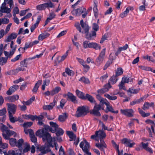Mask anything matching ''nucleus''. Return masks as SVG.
<instances>
[{
    "label": "nucleus",
    "mask_w": 155,
    "mask_h": 155,
    "mask_svg": "<svg viewBox=\"0 0 155 155\" xmlns=\"http://www.w3.org/2000/svg\"><path fill=\"white\" fill-rule=\"evenodd\" d=\"M14 6L13 0H4V2L2 4L0 8L3 12L9 13L11 11V8Z\"/></svg>",
    "instance_id": "7ed1b4c3"
},
{
    "label": "nucleus",
    "mask_w": 155,
    "mask_h": 155,
    "mask_svg": "<svg viewBox=\"0 0 155 155\" xmlns=\"http://www.w3.org/2000/svg\"><path fill=\"white\" fill-rule=\"evenodd\" d=\"M23 117L25 119H30L32 120H35V118H34V115H32L31 114H29V115H22Z\"/></svg>",
    "instance_id": "2f4dec72"
},
{
    "label": "nucleus",
    "mask_w": 155,
    "mask_h": 155,
    "mask_svg": "<svg viewBox=\"0 0 155 155\" xmlns=\"http://www.w3.org/2000/svg\"><path fill=\"white\" fill-rule=\"evenodd\" d=\"M67 33L66 31H63L60 32L58 35L57 36V38H59L61 36H62L65 35Z\"/></svg>",
    "instance_id": "69168bd1"
},
{
    "label": "nucleus",
    "mask_w": 155,
    "mask_h": 155,
    "mask_svg": "<svg viewBox=\"0 0 155 155\" xmlns=\"http://www.w3.org/2000/svg\"><path fill=\"white\" fill-rule=\"evenodd\" d=\"M106 51V49H103L99 54V56L96 59L95 64L97 66H99L103 62Z\"/></svg>",
    "instance_id": "0eeeda50"
},
{
    "label": "nucleus",
    "mask_w": 155,
    "mask_h": 155,
    "mask_svg": "<svg viewBox=\"0 0 155 155\" xmlns=\"http://www.w3.org/2000/svg\"><path fill=\"white\" fill-rule=\"evenodd\" d=\"M141 144L142 145L143 148L147 151H148L150 153H152V150L150 148L148 147V143H145L143 142H142L141 143Z\"/></svg>",
    "instance_id": "393cba45"
},
{
    "label": "nucleus",
    "mask_w": 155,
    "mask_h": 155,
    "mask_svg": "<svg viewBox=\"0 0 155 155\" xmlns=\"http://www.w3.org/2000/svg\"><path fill=\"white\" fill-rule=\"evenodd\" d=\"M123 73V70L121 68H118L116 71L115 76L118 77V76L121 75Z\"/></svg>",
    "instance_id": "7c9ffc66"
},
{
    "label": "nucleus",
    "mask_w": 155,
    "mask_h": 155,
    "mask_svg": "<svg viewBox=\"0 0 155 155\" xmlns=\"http://www.w3.org/2000/svg\"><path fill=\"white\" fill-rule=\"evenodd\" d=\"M67 116L65 113H64L63 115H60L58 117V120L61 122L64 121L67 118Z\"/></svg>",
    "instance_id": "f704fd0d"
},
{
    "label": "nucleus",
    "mask_w": 155,
    "mask_h": 155,
    "mask_svg": "<svg viewBox=\"0 0 155 155\" xmlns=\"http://www.w3.org/2000/svg\"><path fill=\"white\" fill-rule=\"evenodd\" d=\"M95 146L101 150L103 151L104 153H105L104 148H106L107 145L103 139L100 138V143H96Z\"/></svg>",
    "instance_id": "f8f14e48"
},
{
    "label": "nucleus",
    "mask_w": 155,
    "mask_h": 155,
    "mask_svg": "<svg viewBox=\"0 0 155 155\" xmlns=\"http://www.w3.org/2000/svg\"><path fill=\"white\" fill-rule=\"evenodd\" d=\"M1 130L2 132H5V133L2 134V136L4 139L6 140H9V143L11 145L12 147L16 146V140L13 138H9L11 136L14 135V137H16L17 134L15 132L11 130L8 129V128L6 126L2 124Z\"/></svg>",
    "instance_id": "f257e3e1"
},
{
    "label": "nucleus",
    "mask_w": 155,
    "mask_h": 155,
    "mask_svg": "<svg viewBox=\"0 0 155 155\" xmlns=\"http://www.w3.org/2000/svg\"><path fill=\"white\" fill-rule=\"evenodd\" d=\"M59 153V155H65V152L62 146H61L60 148Z\"/></svg>",
    "instance_id": "680f3d73"
},
{
    "label": "nucleus",
    "mask_w": 155,
    "mask_h": 155,
    "mask_svg": "<svg viewBox=\"0 0 155 155\" xmlns=\"http://www.w3.org/2000/svg\"><path fill=\"white\" fill-rule=\"evenodd\" d=\"M42 137L44 141H47V147L48 148L50 147H53L54 146L52 144V140L54 142L55 141V138L54 137L53 138L48 132H46L44 130L42 131Z\"/></svg>",
    "instance_id": "f03ea898"
},
{
    "label": "nucleus",
    "mask_w": 155,
    "mask_h": 155,
    "mask_svg": "<svg viewBox=\"0 0 155 155\" xmlns=\"http://www.w3.org/2000/svg\"><path fill=\"white\" fill-rule=\"evenodd\" d=\"M153 105L154 103L153 102H151V103H149L148 102H146L144 103L142 109L144 110H145L147 109H148L149 107H153Z\"/></svg>",
    "instance_id": "a878e982"
},
{
    "label": "nucleus",
    "mask_w": 155,
    "mask_h": 155,
    "mask_svg": "<svg viewBox=\"0 0 155 155\" xmlns=\"http://www.w3.org/2000/svg\"><path fill=\"white\" fill-rule=\"evenodd\" d=\"M56 132V134L58 137L62 135L64 133L63 130L60 128H58L57 129Z\"/></svg>",
    "instance_id": "473e14b6"
},
{
    "label": "nucleus",
    "mask_w": 155,
    "mask_h": 155,
    "mask_svg": "<svg viewBox=\"0 0 155 155\" xmlns=\"http://www.w3.org/2000/svg\"><path fill=\"white\" fill-rule=\"evenodd\" d=\"M66 103V100L64 99H62L60 101V107L62 108L63 109V107Z\"/></svg>",
    "instance_id": "052dcab7"
},
{
    "label": "nucleus",
    "mask_w": 155,
    "mask_h": 155,
    "mask_svg": "<svg viewBox=\"0 0 155 155\" xmlns=\"http://www.w3.org/2000/svg\"><path fill=\"white\" fill-rule=\"evenodd\" d=\"M96 132L97 133V137L103 139L106 137V135L105 133L103 130L96 131Z\"/></svg>",
    "instance_id": "412c9836"
},
{
    "label": "nucleus",
    "mask_w": 155,
    "mask_h": 155,
    "mask_svg": "<svg viewBox=\"0 0 155 155\" xmlns=\"http://www.w3.org/2000/svg\"><path fill=\"white\" fill-rule=\"evenodd\" d=\"M76 93L77 96L80 98L84 100L85 98V95H84V94L82 92L77 89L76 90Z\"/></svg>",
    "instance_id": "b1692460"
},
{
    "label": "nucleus",
    "mask_w": 155,
    "mask_h": 155,
    "mask_svg": "<svg viewBox=\"0 0 155 155\" xmlns=\"http://www.w3.org/2000/svg\"><path fill=\"white\" fill-rule=\"evenodd\" d=\"M128 91L131 93L133 94H136L138 92V90L137 89H133L131 88H129Z\"/></svg>",
    "instance_id": "338daca9"
},
{
    "label": "nucleus",
    "mask_w": 155,
    "mask_h": 155,
    "mask_svg": "<svg viewBox=\"0 0 155 155\" xmlns=\"http://www.w3.org/2000/svg\"><path fill=\"white\" fill-rule=\"evenodd\" d=\"M131 140L126 138H124L122 140V143L124 144L126 146L129 147H132L135 144L134 142L131 143Z\"/></svg>",
    "instance_id": "4468645a"
},
{
    "label": "nucleus",
    "mask_w": 155,
    "mask_h": 155,
    "mask_svg": "<svg viewBox=\"0 0 155 155\" xmlns=\"http://www.w3.org/2000/svg\"><path fill=\"white\" fill-rule=\"evenodd\" d=\"M19 86L17 85H14L10 87L9 90L7 91L6 94L8 95H11L13 93L18 89Z\"/></svg>",
    "instance_id": "dca6fc26"
},
{
    "label": "nucleus",
    "mask_w": 155,
    "mask_h": 155,
    "mask_svg": "<svg viewBox=\"0 0 155 155\" xmlns=\"http://www.w3.org/2000/svg\"><path fill=\"white\" fill-rule=\"evenodd\" d=\"M80 147L82 148L83 151L88 155H91V153L89 152V143L85 139H84L83 141L81 142L80 144Z\"/></svg>",
    "instance_id": "39448f33"
},
{
    "label": "nucleus",
    "mask_w": 155,
    "mask_h": 155,
    "mask_svg": "<svg viewBox=\"0 0 155 155\" xmlns=\"http://www.w3.org/2000/svg\"><path fill=\"white\" fill-rule=\"evenodd\" d=\"M77 9H79L78 12V15L79 16L81 15L82 13H83L85 10V9L83 7Z\"/></svg>",
    "instance_id": "4d7b16f0"
},
{
    "label": "nucleus",
    "mask_w": 155,
    "mask_h": 155,
    "mask_svg": "<svg viewBox=\"0 0 155 155\" xmlns=\"http://www.w3.org/2000/svg\"><path fill=\"white\" fill-rule=\"evenodd\" d=\"M19 96L18 95H15L12 96L6 97L5 100L9 102H13L18 99Z\"/></svg>",
    "instance_id": "2eb2a0df"
},
{
    "label": "nucleus",
    "mask_w": 155,
    "mask_h": 155,
    "mask_svg": "<svg viewBox=\"0 0 155 155\" xmlns=\"http://www.w3.org/2000/svg\"><path fill=\"white\" fill-rule=\"evenodd\" d=\"M60 90L61 88L60 87H56L51 92V95H53L54 94H57Z\"/></svg>",
    "instance_id": "72a5a7b5"
},
{
    "label": "nucleus",
    "mask_w": 155,
    "mask_h": 155,
    "mask_svg": "<svg viewBox=\"0 0 155 155\" xmlns=\"http://www.w3.org/2000/svg\"><path fill=\"white\" fill-rule=\"evenodd\" d=\"M13 16L14 17L16 16V15L19 13V11L18 8L17 7H15L13 10Z\"/></svg>",
    "instance_id": "37998d69"
},
{
    "label": "nucleus",
    "mask_w": 155,
    "mask_h": 155,
    "mask_svg": "<svg viewBox=\"0 0 155 155\" xmlns=\"http://www.w3.org/2000/svg\"><path fill=\"white\" fill-rule=\"evenodd\" d=\"M96 33L95 31H92V33H86V38L88 40H91L93 39L94 38L96 37Z\"/></svg>",
    "instance_id": "6ab92c4d"
},
{
    "label": "nucleus",
    "mask_w": 155,
    "mask_h": 155,
    "mask_svg": "<svg viewBox=\"0 0 155 155\" xmlns=\"http://www.w3.org/2000/svg\"><path fill=\"white\" fill-rule=\"evenodd\" d=\"M23 142V140L22 138L20 139L17 141H16V146L18 147L19 148H21Z\"/></svg>",
    "instance_id": "c9c22d12"
},
{
    "label": "nucleus",
    "mask_w": 155,
    "mask_h": 155,
    "mask_svg": "<svg viewBox=\"0 0 155 155\" xmlns=\"http://www.w3.org/2000/svg\"><path fill=\"white\" fill-rule=\"evenodd\" d=\"M107 91V89H105V90L103 89V88L101 89L98 90L97 91V93L99 94L97 95V96L98 97H100V96L99 95L100 94H104L105 92Z\"/></svg>",
    "instance_id": "c03bdc74"
},
{
    "label": "nucleus",
    "mask_w": 155,
    "mask_h": 155,
    "mask_svg": "<svg viewBox=\"0 0 155 155\" xmlns=\"http://www.w3.org/2000/svg\"><path fill=\"white\" fill-rule=\"evenodd\" d=\"M43 108L45 110H50L52 109V107L50 105H46L44 106Z\"/></svg>",
    "instance_id": "774afa93"
},
{
    "label": "nucleus",
    "mask_w": 155,
    "mask_h": 155,
    "mask_svg": "<svg viewBox=\"0 0 155 155\" xmlns=\"http://www.w3.org/2000/svg\"><path fill=\"white\" fill-rule=\"evenodd\" d=\"M128 8H127L126 10L120 14V16L121 18H123L127 15L128 13H129Z\"/></svg>",
    "instance_id": "79ce46f5"
},
{
    "label": "nucleus",
    "mask_w": 155,
    "mask_h": 155,
    "mask_svg": "<svg viewBox=\"0 0 155 155\" xmlns=\"http://www.w3.org/2000/svg\"><path fill=\"white\" fill-rule=\"evenodd\" d=\"M138 111L139 112L140 114L143 117H147L150 115V113H145L144 111H143L142 110H141L140 108H138Z\"/></svg>",
    "instance_id": "c756f323"
},
{
    "label": "nucleus",
    "mask_w": 155,
    "mask_h": 155,
    "mask_svg": "<svg viewBox=\"0 0 155 155\" xmlns=\"http://www.w3.org/2000/svg\"><path fill=\"white\" fill-rule=\"evenodd\" d=\"M122 81L124 83H128L129 82H132V79L129 78L128 77H124L122 78Z\"/></svg>",
    "instance_id": "ea45409f"
},
{
    "label": "nucleus",
    "mask_w": 155,
    "mask_h": 155,
    "mask_svg": "<svg viewBox=\"0 0 155 155\" xmlns=\"http://www.w3.org/2000/svg\"><path fill=\"white\" fill-rule=\"evenodd\" d=\"M50 124L51 127H54L55 129H57L58 128V125L55 123L51 122H50Z\"/></svg>",
    "instance_id": "6e6d98bb"
},
{
    "label": "nucleus",
    "mask_w": 155,
    "mask_h": 155,
    "mask_svg": "<svg viewBox=\"0 0 155 155\" xmlns=\"http://www.w3.org/2000/svg\"><path fill=\"white\" fill-rule=\"evenodd\" d=\"M142 98H140V99L137 100H135L134 101L130 102V105H133L137 104H139L142 101Z\"/></svg>",
    "instance_id": "e433bc0d"
},
{
    "label": "nucleus",
    "mask_w": 155,
    "mask_h": 155,
    "mask_svg": "<svg viewBox=\"0 0 155 155\" xmlns=\"http://www.w3.org/2000/svg\"><path fill=\"white\" fill-rule=\"evenodd\" d=\"M8 60V57H1L0 58V65H3L5 64Z\"/></svg>",
    "instance_id": "4c0bfd02"
},
{
    "label": "nucleus",
    "mask_w": 155,
    "mask_h": 155,
    "mask_svg": "<svg viewBox=\"0 0 155 155\" xmlns=\"http://www.w3.org/2000/svg\"><path fill=\"white\" fill-rule=\"evenodd\" d=\"M27 60V58L25 59L24 60L21 61L20 62V66L22 67H27L28 65V63L26 62V61Z\"/></svg>",
    "instance_id": "a19ab883"
},
{
    "label": "nucleus",
    "mask_w": 155,
    "mask_h": 155,
    "mask_svg": "<svg viewBox=\"0 0 155 155\" xmlns=\"http://www.w3.org/2000/svg\"><path fill=\"white\" fill-rule=\"evenodd\" d=\"M92 29L94 30L93 31H96L98 30L99 26L98 24L96 23H94L92 25Z\"/></svg>",
    "instance_id": "09e8293b"
},
{
    "label": "nucleus",
    "mask_w": 155,
    "mask_h": 155,
    "mask_svg": "<svg viewBox=\"0 0 155 155\" xmlns=\"http://www.w3.org/2000/svg\"><path fill=\"white\" fill-rule=\"evenodd\" d=\"M80 24L82 28L84 30L85 33H88L90 28L88 25L85 22L84 23L83 20H81Z\"/></svg>",
    "instance_id": "a211bd4d"
},
{
    "label": "nucleus",
    "mask_w": 155,
    "mask_h": 155,
    "mask_svg": "<svg viewBox=\"0 0 155 155\" xmlns=\"http://www.w3.org/2000/svg\"><path fill=\"white\" fill-rule=\"evenodd\" d=\"M8 110L9 114H14L17 108L16 105L13 104L7 103Z\"/></svg>",
    "instance_id": "9d476101"
},
{
    "label": "nucleus",
    "mask_w": 155,
    "mask_h": 155,
    "mask_svg": "<svg viewBox=\"0 0 155 155\" xmlns=\"http://www.w3.org/2000/svg\"><path fill=\"white\" fill-rule=\"evenodd\" d=\"M87 113V111L85 107L84 106H80L78 107L75 116L78 117H81L85 116Z\"/></svg>",
    "instance_id": "423d86ee"
},
{
    "label": "nucleus",
    "mask_w": 155,
    "mask_h": 155,
    "mask_svg": "<svg viewBox=\"0 0 155 155\" xmlns=\"http://www.w3.org/2000/svg\"><path fill=\"white\" fill-rule=\"evenodd\" d=\"M85 98H84V100L87 99L89 101L92 103H95L96 102L94 98L93 97L88 94H86Z\"/></svg>",
    "instance_id": "5701e85b"
},
{
    "label": "nucleus",
    "mask_w": 155,
    "mask_h": 155,
    "mask_svg": "<svg viewBox=\"0 0 155 155\" xmlns=\"http://www.w3.org/2000/svg\"><path fill=\"white\" fill-rule=\"evenodd\" d=\"M49 34L48 33H42L39 35L38 37V39L40 40H42L45 38L49 37Z\"/></svg>",
    "instance_id": "c85d7f7f"
},
{
    "label": "nucleus",
    "mask_w": 155,
    "mask_h": 155,
    "mask_svg": "<svg viewBox=\"0 0 155 155\" xmlns=\"http://www.w3.org/2000/svg\"><path fill=\"white\" fill-rule=\"evenodd\" d=\"M31 147L29 145H28L27 146L22 150V153H25L28 152L30 149Z\"/></svg>",
    "instance_id": "13d9d810"
},
{
    "label": "nucleus",
    "mask_w": 155,
    "mask_h": 155,
    "mask_svg": "<svg viewBox=\"0 0 155 155\" xmlns=\"http://www.w3.org/2000/svg\"><path fill=\"white\" fill-rule=\"evenodd\" d=\"M109 111L114 114H117L118 112V110L114 111L112 107L110 106L107 108Z\"/></svg>",
    "instance_id": "5fc2aeb1"
},
{
    "label": "nucleus",
    "mask_w": 155,
    "mask_h": 155,
    "mask_svg": "<svg viewBox=\"0 0 155 155\" xmlns=\"http://www.w3.org/2000/svg\"><path fill=\"white\" fill-rule=\"evenodd\" d=\"M35 120H41L44 118V116L42 115H40L38 116L36 115H34Z\"/></svg>",
    "instance_id": "603ef678"
},
{
    "label": "nucleus",
    "mask_w": 155,
    "mask_h": 155,
    "mask_svg": "<svg viewBox=\"0 0 155 155\" xmlns=\"http://www.w3.org/2000/svg\"><path fill=\"white\" fill-rule=\"evenodd\" d=\"M67 95L68 97V99H69L74 104L78 103V101L76 99V97L73 95L72 93L70 92H68Z\"/></svg>",
    "instance_id": "f3484780"
},
{
    "label": "nucleus",
    "mask_w": 155,
    "mask_h": 155,
    "mask_svg": "<svg viewBox=\"0 0 155 155\" xmlns=\"http://www.w3.org/2000/svg\"><path fill=\"white\" fill-rule=\"evenodd\" d=\"M33 124V123L32 122H28L26 123H24L23 124V127H31Z\"/></svg>",
    "instance_id": "3c124183"
},
{
    "label": "nucleus",
    "mask_w": 155,
    "mask_h": 155,
    "mask_svg": "<svg viewBox=\"0 0 155 155\" xmlns=\"http://www.w3.org/2000/svg\"><path fill=\"white\" fill-rule=\"evenodd\" d=\"M75 26L80 32H81V28L78 22L76 23L75 24Z\"/></svg>",
    "instance_id": "e2e57ef3"
},
{
    "label": "nucleus",
    "mask_w": 155,
    "mask_h": 155,
    "mask_svg": "<svg viewBox=\"0 0 155 155\" xmlns=\"http://www.w3.org/2000/svg\"><path fill=\"white\" fill-rule=\"evenodd\" d=\"M8 144L6 143H3L2 142V140L0 141V147L5 149L8 147Z\"/></svg>",
    "instance_id": "a18cd8bd"
},
{
    "label": "nucleus",
    "mask_w": 155,
    "mask_h": 155,
    "mask_svg": "<svg viewBox=\"0 0 155 155\" xmlns=\"http://www.w3.org/2000/svg\"><path fill=\"white\" fill-rule=\"evenodd\" d=\"M6 113V108H3L2 109L0 110V116L5 115V114Z\"/></svg>",
    "instance_id": "bf43d9fd"
},
{
    "label": "nucleus",
    "mask_w": 155,
    "mask_h": 155,
    "mask_svg": "<svg viewBox=\"0 0 155 155\" xmlns=\"http://www.w3.org/2000/svg\"><path fill=\"white\" fill-rule=\"evenodd\" d=\"M83 46L85 48H91L97 50L100 49L101 48V46L97 43L94 42H90L87 41H85L84 42Z\"/></svg>",
    "instance_id": "20e7f679"
},
{
    "label": "nucleus",
    "mask_w": 155,
    "mask_h": 155,
    "mask_svg": "<svg viewBox=\"0 0 155 155\" xmlns=\"http://www.w3.org/2000/svg\"><path fill=\"white\" fill-rule=\"evenodd\" d=\"M65 72L69 76H73L74 74V72L68 68H66Z\"/></svg>",
    "instance_id": "58836bf2"
},
{
    "label": "nucleus",
    "mask_w": 155,
    "mask_h": 155,
    "mask_svg": "<svg viewBox=\"0 0 155 155\" xmlns=\"http://www.w3.org/2000/svg\"><path fill=\"white\" fill-rule=\"evenodd\" d=\"M12 114L9 115V119L11 123H14L18 121V119L17 117H13Z\"/></svg>",
    "instance_id": "bb28decb"
},
{
    "label": "nucleus",
    "mask_w": 155,
    "mask_h": 155,
    "mask_svg": "<svg viewBox=\"0 0 155 155\" xmlns=\"http://www.w3.org/2000/svg\"><path fill=\"white\" fill-rule=\"evenodd\" d=\"M114 55V54L111 53L110 54L109 57V60L105 64V65L104 70H105L109 66L112 64L113 61V60H115L116 58V57L114 58L113 56Z\"/></svg>",
    "instance_id": "ddd939ff"
},
{
    "label": "nucleus",
    "mask_w": 155,
    "mask_h": 155,
    "mask_svg": "<svg viewBox=\"0 0 155 155\" xmlns=\"http://www.w3.org/2000/svg\"><path fill=\"white\" fill-rule=\"evenodd\" d=\"M125 83L121 81L120 84H119V87L120 89H123L124 90H126V89L124 87V84Z\"/></svg>",
    "instance_id": "864d4df0"
},
{
    "label": "nucleus",
    "mask_w": 155,
    "mask_h": 155,
    "mask_svg": "<svg viewBox=\"0 0 155 155\" xmlns=\"http://www.w3.org/2000/svg\"><path fill=\"white\" fill-rule=\"evenodd\" d=\"M120 112L121 114L126 116L132 117L133 116V114L134 111L132 109H121Z\"/></svg>",
    "instance_id": "9b49d317"
},
{
    "label": "nucleus",
    "mask_w": 155,
    "mask_h": 155,
    "mask_svg": "<svg viewBox=\"0 0 155 155\" xmlns=\"http://www.w3.org/2000/svg\"><path fill=\"white\" fill-rule=\"evenodd\" d=\"M22 151V149L21 148L15 150V155H16V154H18V155H21Z\"/></svg>",
    "instance_id": "0e129e2a"
},
{
    "label": "nucleus",
    "mask_w": 155,
    "mask_h": 155,
    "mask_svg": "<svg viewBox=\"0 0 155 155\" xmlns=\"http://www.w3.org/2000/svg\"><path fill=\"white\" fill-rule=\"evenodd\" d=\"M117 77L115 75H113L110 79L109 82L110 84H114L115 83L117 80Z\"/></svg>",
    "instance_id": "cd10ccee"
},
{
    "label": "nucleus",
    "mask_w": 155,
    "mask_h": 155,
    "mask_svg": "<svg viewBox=\"0 0 155 155\" xmlns=\"http://www.w3.org/2000/svg\"><path fill=\"white\" fill-rule=\"evenodd\" d=\"M94 103L95 105L94 107V109L90 111V113L95 116L100 117L101 116V114L99 112V110L101 108L103 110H104V109L100 104H97L96 102Z\"/></svg>",
    "instance_id": "6e6552de"
},
{
    "label": "nucleus",
    "mask_w": 155,
    "mask_h": 155,
    "mask_svg": "<svg viewBox=\"0 0 155 155\" xmlns=\"http://www.w3.org/2000/svg\"><path fill=\"white\" fill-rule=\"evenodd\" d=\"M42 83L41 80H39L35 84L32 91L33 93H36L39 86Z\"/></svg>",
    "instance_id": "4be33fe9"
},
{
    "label": "nucleus",
    "mask_w": 155,
    "mask_h": 155,
    "mask_svg": "<svg viewBox=\"0 0 155 155\" xmlns=\"http://www.w3.org/2000/svg\"><path fill=\"white\" fill-rule=\"evenodd\" d=\"M16 48V45H15L14 46L13 48L11 51H10V53H9V58H11L12 56L14 54Z\"/></svg>",
    "instance_id": "8fccbe9b"
},
{
    "label": "nucleus",
    "mask_w": 155,
    "mask_h": 155,
    "mask_svg": "<svg viewBox=\"0 0 155 155\" xmlns=\"http://www.w3.org/2000/svg\"><path fill=\"white\" fill-rule=\"evenodd\" d=\"M108 37V34L107 33L105 34L102 37L100 42L101 43H102L104 41L107 39Z\"/></svg>",
    "instance_id": "de8ad7c7"
},
{
    "label": "nucleus",
    "mask_w": 155,
    "mask_h": 155,
    "mask_svg": "<svg viewBox=\"0 0 155 155\" xmlns=\"http://www.w3.org/2000/svg\"><path fill=\"white\" fill-rule=\"evenodd\" d=\"M53 5L51 2L49 3H46L38 5L37 6V9L38 10H42L45 9L47 8H52Z\"/></svg>",
    "instance_id": "1a4fd4ad"
},
{
    "label": "nucleus",
    "mask_w": 155,
    "mask_h": 155,
    "mask_svg": "<svg viewBox=\"0 0 155 155\" xmlns=\"http://www.w3.org/2000/svg\"><path fill=\"white\" fill-rule=\"evenodd\" d=\"M67 134L70 138V139L69 140L70 141H71L72 140H75L76 139V135L73 132L70 131H67Z\"/></svg>",
    "instance_id": "aec40b11"
},
{
    "label": "nucleus",
    "mask_w": 155,
    "mask_h": 155,
    "mask_svg": "<svg viewBox=\"0 0 155 155\" xmlns=\"http://www.w3.org/2000/svg\"><path fill=\"white\" fill-rule=\"evenodd\" d=\"M80 81H81L85 84H88L89 83V81L88 79L84 77H81L79 80Z\"/></svg>",
    "instance_id": "49530a36"
}]
</instances>
